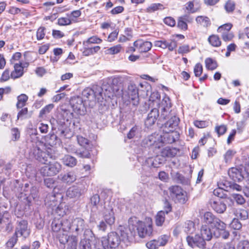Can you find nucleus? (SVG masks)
I'll list each match as a JSON object with an SVG mask.
<instances>
[{
  "instance_id": "1",
  "label": "nucleus",
  "mask_w": 249,
  "mask_h": 249,
  "mask_svg": "<svg viewBox=\"0 0 249 249\" xmlns=\"http://www.w3.org/2000/svg\"><path fill=\"white\" fill-rule=\"evenodd\" d=\"M28 147L29 148L30 156L40 162L46 164L50 159H53V156L48 150L44 151L45 144L38 140H31L28 142Z\"/></svg>"
},
{
  "instance_id": "2",
  "label": "nucleus",
  "mask_w": 249,
  "mask_h": 249,
  "mask_svg": "<svg viewBox=\"0 0 249 249\" xmlns=\"http://www.w3.org/2000/svg\"><path fill=\"white\" fill-rule=\"evenodd\" d=\"M129 231L134 238L137 235L140 238H144L152 234L153 229L151 224L138 221L135 226H129Z\"/></svg>"
},
{
  "instance_id": "3",
  "label": "nucleus",
  "mask_w": 249,
  "mask_h": 249,
  "mask_svg": "<svg viewBox=\"0 0 249 249\" xmlns=\"http://www.w3.org/2000/svg\"><path fill=\"white\" fill-rule=\"evenodd\" d=\"M101 242L104 249H115L121 243L119 234L116 232H110L107 236L102 238Z\"/></svg>"
},
{
  "instance_id": "4",
  "label": "nucleus",
  "mask_w": 249,
  "mask_h": 249,
  "mask_svg": "<svg viewBox=\"0 0 249 249\" xmlns=\"http://www.w3.org/2000/svg\"><path fill=\"white\" fill-rule=\"evenodd\" d=\"M104 89L107 90L104 86L102 88L96 86L93 89L87 88L83 90L82 95L90 102L95 103L96 101L99 102L103 99L102 91Z\"/></svg>"
},
{
  "instance_id": "5",
  "label": "nucleus",
  "mask_w": 249,
  "mask_h": 249,
  "mask_svg": "<svg viewBox=\"0 0 249 249\" xmlns=\"http://www.w3.org/2000/svg\"><path fill=\"white\" fill-rule=\"evenodd\" d=\"M170 196L175 202L184 204L187 200V194L180 187L176 185L169 188Z\"/></svg>"
},
{
  "instance_id": "6",
  "label": "nucleus",
  "mask_w": 249,
  "mask_h": 249,
  "mask_svg": "<svg viewBox=\"0 0 249 249\" xmlns=\"http://www.w3.org/2000/svg\"><path fill=\"white\" fill-rule=\"evenodd\" d=\"M162 136L158 134H153L144 138L141 143L143 147L155 146V148H160L163 145Z\"/></svg>"
},
{
  "instance_id": "7",
  "label": "nucleus",
  "mask_w": 249,
  "mask_h": 249,
  "mask_svg": "<svg viewBox=\"0 0 249 249\" xmlns=\"http://www.w3.org/2000/svg\"><path fill=\"white\" fill-rule=\"evenodd\" d=\"M62 168L61 165L55 161L46 164L40 169V174L43 176H53L58 174Z\"/></svg>"
},
{
  "instance_id": "8",
  "label": "nucleus",
  "mask_w": 249,
  "mask_h": 249,
  "mask_svg": "<svg viewBox=\"0 0 249 249\" xmlns=\"http://www.w3.org/2000/svg\"><path fill=\"white\" fill-rule=\"evenodd\" d=\"M213 234L215 238L221 237L224 239H227L230 236L229 232L226 230V224L219 219L213 226Z\"/></svg>"
},
{
  "instance_id": "9",
  "label": "nucleus",
  "mask_w": 249,
  "mask_h": 249,
  "mask_svg": "<svg viewBox=\"0 0 249 249\" xmlns=\"http://www.w3.org/2000/svg\"><path fill=\"white\" fill-rule=\"evenodd\" d=\"M171 104L168 97H164L160 104L159 107L160 109V115L159 114V120H164L168 119L169 116H171L170 108Z\"/></svg>"
},
{
  "instance_id": "10",
  "label": "nucleus",
  "mask_w": 249,
  "mask_h": 249,
  "mask_svg": "<svg viewBox=\"0 0 249 249\" xmlns=\"http://www.w3.org/2000/svg\"><path fill=\"white\" fill-rule=\"evenodd\" d=\"M101 212L103 213L104 220L107 224L111 226L114 223L115 217L112 204L105 202L104 210Z\"/></svg>"
},
{
  "instance_id": "11",
  "label": "nucleus",
  "mask_w": 249,
  "mask_h": 249,
  "mask_svg": "<svg viewBox=\"0 0 249 249\" xmlns=\"http://www.w3.org/2000/svg\"><path fill=\"white\" fill-rule=\"evenodd\" d=\"M186 241L188 246L193 249H203L206 245L204 238H201L199 234H196L194 236L188 235Z\"/></svg>"
},
{
  "instance_id": "12",
  "label": "nucleus",
  "mask_w": 249,
  "mask_h": 249,
  "mask_svg": "<svg viewBox=\"0 0 249 249\" xmlns=\"http://www.w3.org/2000/svg\"><path fill=\"white\" fill-rule=\"evenodd\" d=\"M127 94L129 102L133 106H137L139 103L138 89L134 84H130L128 86Z\"/></svg>"
},
{
  "instance_id": "13",
  "label": "nucleus",
  "mask_w": 249,
  "mask_h": 249,
  "mask_svg": "<svg viewBox=\"0 0 249 249\" xmlns=\"http://www.w3.org/2000/svg\"><path fill=\"white\" fill-rule=\"evenodd\" d=\"M70 103L75 112L80 115L84 114L85 107L83 99L81 97L72 98L70 101Z\"/></svg>"
},
{
  "instance_id": "14",
  "label": "nucleus",
  "mask_w": 249,
  "mask_h": 249,
  "mask_svg": "<svg viewBox=\"0 0 249 249\" xmlns=\"http://www.w3.org/2000/svg\"><path fill=\"white\" fill-rule=\"evenodd\" d=\"M28 223L25 220L18 222L16 228L15 235L17 236H23L24 238L28 236L30 233V230L28 228Z\"/></svg>"
},
{
  "instance_id": "15",
  "label": "nucleus",
  "mask_w": 249,
  "mask_h": 249,
  "mask_svg": "<svg viewBox=\"0 0 249 249\" xmlns=\"http://www.w3.org/2000/svg\"><path fill=\"white\" fill-rule=\"evenodd\" d=\"M86 228V224L84 219L77 217L73 219L72 224L71 232L78 235L82 233Z\"/></svg>"
},
{
  "instance_id": "16",
  "label": "nucleus",
  "mask_w": 249,
  "mask_h": 249,
  "mask_svg": "<svg viewBox=\"0 0 249 249\" xmlns=\"http://www.w3.org/2000/svg\"><path fill=\"white\" fill-rule=\"evenodd\" d=\"M159 116V110L156 108H153L148 113L145 121V125L147 127H150L155 124Z\"/></svg>"
},
{
  "instance_id": "17",
  "label": "nucleus",
  "mask_w": 249,
  "mask_h": 249,
  "mask_svg": "<svg viewBox=\"0 0 249 249\" xmlns=\"http://www.w3.org/2000/svg\"><path fill=\"white\" fill-rule=\"evenodd\" d=\"M28 63H16L14 65V71L11 73V77L13 79H16L21 77L23 74V69L27 67Z\"/></svg>"
},
{
  "instance_id": "18",
  "label": "nucleus",
  "mask_w": 249,
  "mask_h": 249,
  "mask_svg": "<svg viewBox=\"0 0 249 249\" xmlns=\"http://www.w3.org/2000/svg\"><path fill=\"white\" fill-rule=\"evenodd\" d=\"M210 203L213 209L217 213H222L226 210V204L219 198L211 199Z\"/></svg>"
},
{
  "instance_id": "19",
  "label": "nucleus",
  "mask_w": 249,
  "mask_h": 249,
  "mask_svg": "<svg viewBox=\"0 0 249 249\" xmlns=\"http://www.w3.org/2000/svg\"><path fill=\"white\" fill-rule=\"evenodd\" d=\"M134 46L139 49L140 53H146L151 49L152 45L149 41L138 40L134 42Z\"/></svg>"
},
{
  "instance_id": "20",
  "label": "nucleus",
  "mask_w": 249,
  "mask_h": 249,
  "mask_svg": "<svg viewBox=\"0 0 249 249\" xmlns=\"http://www.w3.org/2000/svg\"><path fill=\"white\" fill-rule=\"evenodd\" d=\"M83 193L82 187L74 185L70 187L67 191V196L70 198H79Z\"/></svg>"
},
{
  "instance_id": "21",
  "label": "nucleus",
  "mask_w": 249,
  "mask_h": 249,
  "mask_svg": "<svg viewBox=\"0 0 249 249\" xmlns=\"http://www.w3.org/2000/svg\"><path fill=\"white\" fill-rule=\"evenodd\" d=\"M228 175L230 178L235 182H239L244 178V176L241 173V170L236 167L231 168L229 170Z\"/></svg>"
},
{
  "instance_id": "22",
  "label": "nucleus",
  "mask_w": 249,
  "mask_h": 249,
  "mask_svg": "<svg viewBox=\"0 0 249 249\" xmlns=\"http://www.w3.org/2000/svg\"><path fill=\"white\" fill-rule=\"evenodd\" d=\"M165 133V134L162 136L163 144L164 142L168 143H173L179 138V133L177 131H170L169 132Z\"/></svg>"
},
{
  "instance_id": "23",
  "label": "nucleus",
  "mask_w": 249,
  "mask_h": 249,
  "mask_svg": "<svg viewBox=\"0 0 249 249\" xmlns=\"http://www.w3.org/2000/svg\"><path fill=\"white\" fill-rule=\"evenodd\" d=\"M192 20V18L187 15L180 17L178 20V27L180 29L186 30L188 28L187 23L191 22Z\"/></svg>"
},
{
  "instance_id": "24",
  "label": "nucleus",
  "mask_w": 249,
  "mask_h": 249,
  "mask_svg": "<svg viewBox=\"0 0 249 249\" xmlns=\"http://www.w3.org/2000/svg\"><path fill=\"white\" fill-rule=\"evenodd\" d=\"M99 202L100 197L98 195H93L91 197L90 203L92 206L91 211L93 212H96V211L100 212L102 211V209L104 207H103L102 204L99 203Z\"/></svg>"
},
{
  "instance_id": "25",
  "label": "nucleus",
  "mask_w": 249,
  "mask_h": 249,
  "mask_svg": "<svg viewBox=\"0 0 249 249\" xmlns=\"http://www.w3.org/2000/svg\"><path fill=\"white\" fill-rule=\"evenodd\" d=\"M165 161V159L160 156H156L154 158H148L146 162L151 166L154 168H158L161 164H163Z\"/></svg>"
},
{
  "instance_id": "26",
  "label": "nucleus",
  "mask_w": 249,
  "mask_h": 249,
  "mask_svg": "<svg viewBox=\"0 0 249 249\" xmlns=\"http://www.w3.org/2000/svg\"><path fill=\"white\" fill-rule=\"evenodd\" d=\"M201 237L204 238V241H210L213 236V231L210 228L206 225H203L201 228Z\"/></svg>"
},
{
  "instance_id": "27",
  "label": "nucleus",
  "mask_w": 249,
  "mask_h": 249,
  "mask_svg": "<svg viewBox=\"0 0 249 249\" xmlns=\"http://www.w3.org/2000/svg\"><path fill=\"white\" fill-rule=\"evenodd\" d=\"M178 152L176 148L166 147L163 148L160 152V155L164 158H172L175 157Z\"/></svg>"
},
{
  "instance_id": "28",
  "label": "nucleus",
  "mask_w": 249,
  "mask_h": 249,
  "mask_svg": "<svg viewBox=\"0 0 249 249\" xmlns=\"http://www.w3.org/2000/svg\"><path fill=\"white\" fill-rule=\"evenodd\" d=\"M219 219L214 215L211 212H206L203 217V222L207 224L213 226Z\"/></svg>"
},
{
  "instance_id": "29",
  "label": "nucleus",
  "mask_w": 249,
  "mask_h": 249,
  "mask_svg": "<svg viewBox=\"0 0 249 249\" xmlns=\"http://www.w3.org/2000/svg\"><path fill=\"white\" fill-rule=\"evenodd\" d=\"M119 236L121 238V243H124L126 246H128L132 240L133 236L129 235L127 229L120 230Z\"/></svg>"
},
{
  "instance_id": "30",
  "label": "nucleus",
  "mask_w": 249,
  "mask_h": 249,
  "mask_svg": "<svg viewBox=\"0 0 249 249\" xmlns=\"http://www.w3.org/2000/svg\"><path fill=\"white\" fill-rule=\"evenodd\" d=\"M59 177L63 182L69 184L76 179V176L73 172H69L64 175H60Z\"/></svg>"
},
{
  "instance_id": "31",
  "label": "nucleus",
  "mask_w": 249,
  "mask_h": 249,
  "mask_svg": "<svg viewBox=\"0 0 249 249\" xmlns=\"http://www.w3.org/2000/svg\"><path fill=\"white\" fill-rule=\"evenodd\" d=\"M73 219L72 218H64L61 220L62 224V229L63 231H71L72 230V224H73Z\"/></svg>"
},
{
  "instance_id": "32",
  "label": "nucleus",
  "mask_w": 249,
  "mask_h": 249,
  "mask_svg": "<svg viewBox=\"0 0 249 249\" xmlns=\"http://www.w3.org/2000/svg\"><path fill=\"white\" fill-rule=\"evenodd\" d=\"M45 202L46 205L53 209L57 204L55 195L53 193L48 194L45 199Z\"/></svg>"
},
{
  "instance_id": "33",
  "label": "nucleus",
  "mask_w": 249,
  "mask_h": 249,
  "mask_svg": "<svg viewBox=\"0 0 249 249\" xmlns=\"http://www.w3.org/2000/svg\"><path fill=\"white\" fill-rule=\"evenodd\" d=\"M62 160L64 165L71 167H74L77 163L76 159L74 157L69 155H65Z\"/></svg>"
},
{
  "instance_id": "34",
  "label": "nucleus",
  "mask_w": 249,
  "mask_h": 249,
  "mask_svg": "<svg viewBox=\"0 0 249 249\" xmlns=\"http://www.w3.org/2000/svg\"><path fill=\"white\" fill-rule=\"evenodd\" d=\"M66 242L67 244L68 249H76L77 245V238L75 236L65 237Z\"/></svg>"
},
{
  "instance_id": "35",
  "label": "nucleus",
  "mask_w": 249,
  "mask_h": 249,
  "mask_svg": "<svg viewBox=\"0 0 249 249\" xmlns=\"http://www.w3.org/2000/svg\"><path fill=\"white\" fill-rule=\"evenodd\" d=\"M228 186H226L225 188L221 186L218 187L213 190V194L219 198H226L227 195L226 192L228 191Z\"/></svg>"
},
{
  "instance_id": "36",
  "label": "nucleus",
  "mask_w": 249,
  "mask_h": 249,
  "mask_svg": "<svg viewBox=\"0 0 249 249\" xmlns=\"http://www.w3.org/2000/svg\"><path fill=\"white\" fill-rule=\"evenodd\" d=\"M28 99V97L25 94H21L17 97L18 102L16 104L17 108H22L23 107Z\"/></svg>"
},
{
  "instance_id": "37",
  "label": "nucleus",
  "mask_w": 249,
  "mask_h": 249,
  "mask_svg": "<svg viewBox=\"0 0 249 249\" xmlns=\"http://www.w3.org/2000/svg\"><path fill=\"white\" fill-rule=\"evenodd\" d=\"M171 175L172 178L177 183L184 184L187 182L186 179L178 172L172 171Z\"/></svg>"
},
{
  "instance_id": "38",
  "label": "nucleus",
  "mask_w": 249,
  "mask_h": 249,
  "mask_svg": "<svg viewBox=\"0 0 249 249\" xmlns=\"http://www.w3.org/2000/svg\"><path fill=\"white\" fill-rule=\"evenodd\" d=\"M237 219L245 220L248 218V211L246 209H239L236 211L235 213Z\"/></svg>"
},
{
  "instance_id": "39",
  "label": "nucleus",
  "mask_w": 249,
  "mask_h": 249,
  "mask_svg": "<svg viewBox=\"0 0 249 249\" xmlns=\"http://www.w3.org/2000/svg\"><path fill=\"white\" fill-rule=\"evenodd\" d=\"M208 41L212 46L215 47L220 46L221 44V40L218 36L214 35L209 36Z\"/></svg>"
},
{
  "instance_id": "40",
  "label": "nucleus",
  "mask_w": 249,
  "mask_h": 249,
  "mask_svg": "<svg viewBox=\"0 0 249 249\" xmlns=\"http://www.w3.org/2000/svg\"><path fill=\"white\" fill-rule=\"evenodd\" d=\"M195 224L191 221H188L185 223L184 231L188 234L193 233L195 231Z\"/></svg>"
},
{
  "instance_id": "41",
  "label": "nucleus",
  "mask_w": 249,
  "mask_h": 249,
  "mask_svg": "<svg viewBox=\"0 0 249 249\" xmlns=\"http://www.w3.org/2000/svg\"><path fill=\"white\" fill-rule=\"evenodd\" d=\"M164 220L165 212L163 211L159 212L156 216V224L158 226H160L163 224Z\"/></svg>"
},
{
  "instance_id": "42",
  "label": "nucleus",
  "mask_w": 249,
  "mask_h": 249,
  "mask_svg": "<svg viewBox=\"0 0 249 249\" xmlns=\"http://www.w3.org/2000/svg\"><path fill=\"white\" fill-rule=\"evenodd\" d=\"M100 49V47L96 46L92 48H86L83 52V54L85 56H89L93 55L97 53Z\"/></svg>"
},
{
  "instance_id": "43",
  "label": "nucleus",
  "mask_w": 249,
  "mask_h": 249,
  "mask_svg": "<svg viewBox=\"0 0 249 249\" xmlns=\"http://www.w3.org/2000/svg\"><path fill=\"white\" fill-rule=\"evenodd\" d=\"M54 107V105L50 104L46 105L39 112V117L44 118L47 114H49Z\"/></svg>"
},
{
  "instance_id": "44",
  "label": "nucleus",
  "mask_w": 249,
  "mask_h": 249,
  "mask_svg": "<svg viewBox=\"0 0 249 249\" xmlns=\"http://www.w3.org/2000/svg\"><path fill=\"white\" fill-rule=\"evenodd\" d=\"M122 50V47L121 45L118 44L117 45L111 47L107 49L106 51V53L108 54H115L119 53Z\"/></svg>"
},
{
  "instance_id": "45",
  "label": "nucleus",
  "mask_w": 249,
  "mask_h": 249,
  "mask_svg": "<svg viewBox=\"0 0 249 249\" xmlns=\"http://www.w3.org/2000/svg\"><path fill=\"white\" fill-rule=\"evenodd\" d=\"M205 62L206 67L209 70H213L217 67L216 62L211 58H206Z\"/></svg>"
},
{
  "instance_id": "46",
  "label": "nucleus",
  "mask_w": 249,
  "mask_h": 249,
  "mask_svg": "<svg viewBox=\"0 0 249 249\" xmlns=\"http://www.w3.org/2000/svg\"><path fill=\"white\" fill-rule=\"evenodd\" d=\"M57 141V137L54 134H49L46 137V142L51 146H53L56 144Z\"/></svg>"
},
{
  "instance_id": "47",
  "label": "nucleus",
  "mask_w": 249,
  "mask_h": 249,
  "mask_svg": "<svg viewBox=\"0 0 249 249\" xmlns=\"http://www.w3.org/2000/svg\"><path fill=\"white\" fill-rule=\"evenodd\" d=\"M164 9V7L163 5L160 3H153L147 8V12L152 13L158 10H162Z\"/></svg>"
},
{
  "instance_id": "48",
  "label": "nucleus",
  "mask_w": 249,
  "mask_h": 249,
  "mask_svg": "<svg viewBox=\"0 0 249 249\" xmlns=\"http://www.w3.org/2000/svg\"><path fill=\"white\" fill-rule=\"evenodd\" d=\"M196 21L203 26H208L210 23L208 18L203 16H198L196 18Z\"/></svg>"
},
{
  "instance_id": "49",
  "label": "nucleus",
  "mask_w": 249,
  "mask_h": 249,
  "mask_svg": "<svg viewBox=\"0 0 249 249\" xmlns=\"http://www.w3.org/2000/svg\"><path fill=\"white\" fill-rule=\"evenodd\" d=\"M62 228L61 221L58 219H54L52 223V229L54 232L58 231Z\"/></svg>"
},
{
  "instance_id": "50",
  "label": "nucleus",
  "mask_w": 249,
  "mask_h": 249,
  "mask_svg": "<svg viewBox=\"0 0 249 249\" xmlns=\"http://www.w3.org/2000/svg\"><path fill=\"white\" fill-rule=\"evenodd\" d=\"M160 98V95L158 92H153L151 93L149 97V101L153 103H156L157 106L159 107V100Z\"/></svg>"
},
{
  "instance_id": "51",
  "label": "nucleus",
  "mask_w": 249,
  "mask_h": 249,
  "mask_svg": "<svg viewBox=\"0 0 249 249\" xmlns=\"http://www.w3.org/2000/svg\"><path fill=\"white\" fill-rule=\"evenodd\" d=\"M57 23L60 26L68 25L71 23V20L69 18L62 17L58 19Z\"/></svg>"
},
{
  "instance_id": "52",
  "label": "nucleus",
  "mask_w": 249,
  "mask_h": 249,
  "mask_svg": "<svg viewBox=\"0 0 249 249\" xmlns=\"http://www.w3.org/2000/svg\"><path fill=\"white\" fill-rule=\"evenodd\" d=\"M231 226L234 230H239L241 229L242 225L239 221L238 219L234 218L231 223Z\"/></svg>"
},
{
  "instance_id": "53",
  "label": "nucleus",
  "mask_w": 249,
  "mask_h": 249,
  "mask_svg": "<svg viewBox=\"0 0 249 249\" xmlns=\"http://www.w3.org/2000/svg\"><path fill=\"white\" fill-rule=\"evenodd\" d=\"M45 29L44 27H40L37 29L36 32V38L37 40H41L44 38Z\"/></svg>"
},
{
  "instance_id": "54",
  "label": "nucleus",
  "mask_w": 249,
  "mask_h": 249,
  "mask_svg": "<svg viewBox=\"0 0 249 249\" xmlns=\"http://www.w3.org/2000/svg\"><path fill=\"white\" fill-rule=\"evenodd\" d=\"M28 108L27 107L22 108L18 113V119H25L27 118L28 116Z\"/></svg>"
},
{
  "instance_id": "55",
  "label": "nucleus",
  "mask_w": 249,
  "mask_h": 249,
  "mask_svg": "<svg viewBox=\"0 0 249 249\" xmlns=\"http://www.w3.org/2000/svg\"><path fill=\"white\" fill-rule=\"evenodd\" d=\"M231 27L232 25L231 24L227 23L220 26L217 29V32L219 33H222L223 32L229 33Z\"/></svg>"
},
{
  "instance_id": "56",
  "label": "nucleus",
  "mask_w": 249,
  "mask_h": 249,
  "mask_svg": "<svg viewBox=\"0 0 249 249\" xmlns=\"http://www.w3.org/2000/svg\"><path fill=\"white\" fill-rule=\"evenodd\" d=\"M146 246L149 249H157L160 247L157 240L155 239L148 242Z\"/></svg>"
},
{
  "instance_id": "57",
  "label": "nucleus",
  "mask_w": 249,
  "mask_h": 249,
  "mask_svg": "<svg viewBox=\"0 0 249 249\" xmlns=\"http://www.w3.org/2000/svg\"><path fill=\"white\" fill-rule=\"evenodd\" d=\"M203 71L202 66L200 63H197L194 69V73L196 77L200 76Z\"/></svg>"
},
{
  "instance_id": "58",
  "label": "nucleus",
  "mask_w": 249,
  "mask_h": 249,
  "mask_svg": "<svg viewBox=\"0 0 249 249\" xmlns=\"http://www.w3.org/2000/svg\"><path fill=\"white\" fill-rule=\"evenodd\" d=\"M237 249H249V241L247 240L240 241L237 245Z\"/></svg>"
},
{
  "instance_id": "59",
  "label": "nucleus",
  "mask_w": 249,
  "mask_h": 249,
  "mask_svg": "<svg viewBox=\"0 0 249 249\" xmlns=\"http://www.w3.org/2000/svg\"><path fill=\"white\" fill-rule=\"evenodd\" d=\"M215 129L218 136H220L225 134L227 130V128L226 125L222 124L219 126H216Z\"/></svg>"
},
{
  "instance_id": "60",
  "label": "nucleus",
  "mask_w": 249,
  "mask_h": 249,
  "mask_svg": "<svg viewBox=\"0 0 249 249\" xmlns=\"http://www.w3.org/2000/svg\"><path fill=\"white\" fill-rule=\"evenodd\" d=\"M177 127H173V125L171 122H167L165 123L163 131L165 132H169L170 131H175V130Z\"/></svg>"
},
{
  "instance_id": "61",
  "label": "nucleus",
  "mask_w": 249,
  "mask_h": 249,
  "mask_svg": "<svg viewBox=\"0 0 249 249\" xmlns=\"http://www.w3.org/2000/svg\"><path fill=\"white\" fill-rule=\"evenodd\" d=\"M12 140L16 141L20 138V132L17 128H13L11 129Z\"/></svg>"
},
{
  "instance_id": "62",
  "label": "nucleus",
  "mask_w": 249,
  "mask_h": 249,
  "mask_svg": "<svg viewBox=\"0 0 249 249\" xmlns=\"http://www.w3.org/2000/svg\"><path fill=\"white\" fill-rule=\"evenodd\" d=\"M168 236L165 235H163L160 237L157 240L160 246H163L165 245L168 240Z\"/></svg>"
},
{
  "instance_id": "63",
  "label": "nucleus",
  "mask_w": 249,
  "mask_h": 249,
  "mask_svg": "<svg viewBox=\"0 0 249 249\" xmlns=\"http://www.w3.org/2000/svg\"><path fill=\"white\" fill-rule=\"evenodd\" d=\"M225 8L227 12H232L235 8V3L231 0H229L226 3Z\"/></svg>"
},
{
  "instance_id": "64",
  "label": "nucleus",
  "mask_w": 249,
  "mask_h": 249,
  "mask_svg": "<svg viewBox=\"0 0 249 249\" xmlns=\"http://www.w3.org/2000/svg\"><path fill=\"white\" fill-rule=\"evenodd\" d=\"M18 237V236H17L15 234L7 242L6 245L7 247L10 248H13L17 243Z\"/></svg>"
}]
</instances>
